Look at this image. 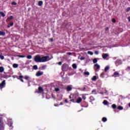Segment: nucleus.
Wrapping results in <instances>:
<instances>
[{"label":"nucleus","instance_id":"52","mask_svg":"<svg viewBox=\"0 0 130 130\" xmlns=\"http://www.w3.org/2000/svg\"><path fill=\"white\" fill-rule=\"evenodd\" d=\"M85 90H86V87H84L82 89V91H85Z\"/></svg>","mask_w":130,"mask_h":130},{"label":"nucleus","instance_id":"48","mask_svg":"<svg viewBox=\"0 0 130 130\" xmlns=\"http://www.w3.org/2000/svg\"><path fill=\"white\" fill-rule=\"evenodd\" d=\"M109 28L108 27H106V31H109Z\"/></svg>","mask_w":130,"mask_h":130},{"label":"nucleus","instance_id":"16","mask_svg":"<svg viewBox=\"0 0 130 130\" xmlns=\"http://www.w3.org/2000/svg\"><path fill=\"white\" fill-rule=\"evenodd\" d=\"M12 26H14V22H11L10 23H9L8 26L7 27L8 28H10L11 27H12Z\"/></svg>","mask_w":130,"mask_h":130},{"label":"nucleus","instance_id":"30","mask_svg":"<svg viewBox=\"0 0 130 130\" xmlns=\"http://www.w3.org/2000/svg\"><path fill=\"white\" fill-rule=\"evenodd\" d=\"M84 76H89L90 73L88 72H85L84 73Z\"/></svg>","mask_w":130,"mask_h":130},{"label":"nucleus","instance_id":"57","mask_svg":"<svg viewBox=\"0 0 130 130\" xmlns=\"http://www.w3.org/2000/svg\"><path fill=\"white\" fill-rule=\"evenodd\" d=\"M54 106H58V104H54Z\"/></svg>","mask_w":130,"mask_h":130},{"label":"nucleus","instance_id":"53","mask_svg":"<svg viewBox=\"0 0 130 130\" xmlns=\"http://www.w3.org/2000/svg\"><path fill=\"white\" fill-rule=\"evenodd\" d=\"M95 54H98L99 53V52H98V51H96L95 52Z\"/></svg>","mask_w":130,"mask_h":130},{"label":"nucleus","instance_id":"38","mask_svg":"<svg viewBox=\"0 0 130 130\" xmlns=\"http://www.w3.org/2000/svg\"><path fill=\"white\" fill-rule=\"evenodd\" d=\"M11 5H12L13 6H16L17 5V3L15 2H12Z\"/></svg>","mask_w":130,"mask_h":130},{"label":"nucleus","instance_id":"8","mask_svg":"<svg viewBox=\"0 0 130 130\" xmlns=\"http://www.w3.org/2000/svg\"><path fill=\"white\" fill-rule=\"evenodd\" d=\"M43 75V72H41L40 71H38L36 74V77H40Z\"/></svg>","mask_w":130,"mask_h":130},{"label":"nucleus","instance_id":"36","mask_svg":"<svg viewBox=\"0 0 130 130\" xmlns=\"http://www.w3.org/2000/svg\"><path fill=\"white\" fill-rule=\"evenodd\" d=\"M112 108H113V109H115V108H116V105H115V104H113V105H112Z\"/></svg>","mask_w":130,"mask_h":130},{"label":"nucleus","instance_id":"7","mask_svg":"<svg viewBox=\"0 0 130 130\" xmlns=\"http://www.w3.org/2000/svg\"><path fill=\"white\" fill-rule=\"evenodd\" d=\"M23 78H24V76H23L22 75H20V76L16 77V78L18 80H20V81H21V82H22V83H24V80H23Z\"/></svg>","mask_w":130,"mask_h":130},{"label":"nucleus","instance_id":"27","mask_svg":"<svg viewBox=\"0 0 130 130\" xmlns=\"http://www.w3.org/2000/svg\"><path fill=\"white\" fill-rule=\"evenodd\" d=\"M103 104H104V105H107V104H108V102L106 100H104L103 102Z\"/></svg>","mask_w":130,"mask_h":130},{"label":"nucleus","instance_id":"54","mask_svg":"<svg viewBox=\"0 0 130 130\" xmlns=\"http://www.w3.org/2000/svg\"><path fill=\"white\" fill-rule=\"evenodd\" d=\"M60 105H63V103L62 102L60 103Z\"/></svg>","mask_w":130,"mask_h":130},{"label":"nucleus","instance_id":"4","mask_svg":"<svg viewBox=\"0 0 130 130\" xmlns=\"http://www.w3.org/2000/svg\"><path fill=\"white\" fill-rule=\"evenodd\" d=\"M94 67V71H95V72H99V70H100V66L98 64H95Z\"/></svg>","mask_w":130,"mask_h":130},{"label":"nucleus","instance_id":"58","mask_svg":"<svg viewBox=\"0 0 130 130\" xmlns=\"http://www.w3.org/2000/svg\"><path fill=\"white\" fill-rule=\"evenodd\" d=\"M69 99H72V96L71 95L69 96Z\"/></svg>","mask_w":130,"mask_h":130},{"label":"nucleus","instance_id":"25","mask_svg":"<svg viewBox=\"0 0 130 130\" xmlns=\"http://www.w3.org/2000/svg\"><path fill=\"white\" fill-rule=\"evenodd\" d=\"M38 90L40 92H42V91H43V88L41 87V86H39L38 88Z\"/></svg>","mask_w":130,"mask_h":130},{"label":"nucleus","instance_id":"1","mask_svg":"<svg viewBox=\"0 0 130 130\" xmlns=\"http://www.w3.org/2000/svg\"><path fill=\"white\" fill-rule=\"evenodd\" d=\"M48 60H50V59H49V56L41 57V62H45L46 61H48Z\"/></svg>","mask_w":130,"mask_h":130},{"label":"nucleus","instance_id":"40","mask_svg":"<svg viewBox=\"0 0 130 130\" xmlns=\"http://www.w3.org/2000/svg\"><path fill=\"white\" fill-rule=\"evenodd\" d=\"M129 11H130V7L127 8L126 9V12H127H127H129Z\"/></svg>","mask_w":130,"mask_h":130},{"label":"nucleus","instance_id":"3","mask_svg":"<svg viewBox=\"0 0 130 130\" xmlns=\"http://www.w3.org/2000/svg\"><path fill=\"white\" fill-rule=\"evenodd\" d=\"M68 70H69V65L65 63L62 66V71H63V72H68Z\"/></svg>","mask_w":130,"mask_h":130},{"label":"nucleus","instance_id":"44","mask_svg":"<svg viewBox=\"0 0 130 130\" xmlns=\"http://www.w3.org/2000/svg\"><path fill=\"white\" fill-rule=\"evenodd\" d=\"M112 22H113V23H116V20H115V19H112Z\"/></svg>","mask_w":130,"mask_h":130},{"label":"nucleus","instance_id":"20","mask_svg":"<svg viewBox=\"0 0 130 130\" xmlns=\"http://www.w3.org/2000/svg\"><path fill=\"white\" fill-rule=\"evenodd\" d=\"M0 15H1L3 18H5V17H6V14H5V13L2 11L0 12Z\"/></svg>","mask_w":130,"mask_h":130},{"label":"nucleus","instance_id":"37","mask_svg":"<svg viewBox=\"0 0 130 130\" xmlns=\"http://www.w3.org/2000/svg\"><path fill=\"white\" fill-rule=\"evenodd\" d=\"M70 101V102H73V103H76V102L75 101V99H71Z\"/></svg>","mask_w":130,"mask_h":130},{"label":"nucleus","instance_id":"56","mask_svg":"<svg viewBox=\"0 0 130 130\" xmlns=\"http://www.w3.org/2000/svg\"><path fill=\"white\" fill-rule=\"evenodd\" d=\"M68 54H69V55H71V54H72V53H71V52H68Z\"/></svg>","mask_w":130,"mask_h":130},{"label":"nucleus","instance_id":"24","mask_svg":"<svg viewBox=\"0 0 130 130\" xmlns=\"http://www.w3.org/2000/svg\"><path fill=\"white\" fill-rule=\"evenodd\" d=\"M106 74L104 73V72L102 73V74H101V78H104V76H105Z\"/></svg>","mask_w":130,"mask_h":130},{"label":"nucleus","instance_id":"31","mask_svg":"<svg viewBox=\"0 0 130 130\" xmlns=\"http://www.w3.org/2000/svg\"><path fill=\"white\" fill-rule=\"evenodd\" d=\"M97 80V77L95 76H93L92 78V81H96Z\"/></svg>","mask_w":130,"mask_h":130},{"label":"nucleus","instance_id":"22","mask_svg":"<svg viewBox=\"0 0 130 130\" xmlns=\"http://www.w3.org/2000/svg\"><path fill=\"white\" fill-rule=\"evenodd\" d=\"M13 67L14 68H18V67H19V64L14 63V64H13Z\"/></svg>","mask_w":130,"mask_h":130},{"label":"nucleus","instance_id":"29","mask_svg":"<svg viewBox=\"0 0 130 130\" xmlns=\"http://www.w3.org/2000/svg\"><path fill=\"white\" fill-rule=\"evenodd\" d=\"M33 69L34 70H38V67L37 66V65H34L33 66Z\"/></svg>","mask_w":130,"mask_h":130},{"label":"nucleus","instance_id":"12","mask_svg":"<svg viewBox=\"0 0 130 130\" xmlns=\"http://www.w3.org/2000/svg\"><path fill=\"white\" fill-rule=\"evenodd\" d=\"M110 69V67L109 66H107L104 70L105 73H107V71H108Z\"/></svg>","mask_w":130,"mask_h":130},{"label":"nucleus","instance_id":"39","mask_svg":"<svg viewBox=\"0 0 130 130\" xmlns=\"http://www.w3.org/2000/svg\"><path fill=\"white\" fill-rule=\"evenodd\" d=\"M24 79H25V80H28V79H29V77L28 76H24Z\"/></svg>","mask_w":130,"mask_h":130},{"label":"nucleus","instance_id":"59","mask_svg":"<svg viewBox=\"0 0 130 130\" xmlns=\"http://www.w3.org/2000/svg\"><path fill=\"white\" fill-rule=\"evenodd\" d=\"M129 107H130V103L128 104Z\"/></svg>","mask_w":130,"mask_h":130},{"label":"nucleus","instance_id":"60","mask_svg":"<svg viewBox=\"0 0 130 130\" xmlns=\"http://www.w3.org/2000/svg\"><path fill=\"white\" fill-rule=\"evenodd\" d=\"M2 122V121H1V120H0V123Z\"/></svg>","mask_w":130,"mask_h":130},{"label":"nucleus","instance_id":"9","mask_svg":"<svg viewBox=\"0 0 130 130\" xmlns=\"http://www.w3.org/2000/svg\"><path fill=\"white\" fill-rule=\"evenodd\" d=\"M102 57L104 58V59H106L107 57H108V54L107 53H103L102 54Z\"/></svg>","mask_w":130,"mask_h":130},{"label":"nucleus","instance_id":"46","mask_svg":"<svg viewBox=\"0 0 130 130\" xmlns=\"http://www.w3.org/2000/svg\"><path fill=\"white\" fill-rule=\"evenodd\" d=\"M84 59H85V57H81L80 58V60H84Z\"/></svg>","mask_w":130,"mask_h":130},{"label":"nucleus","instance_id":"19","mask_svg":"<svg viewBox=\"0 0 130 130\" xmlns=\"http://www.w3.org/2000/svg\"><path fill=\"white\" fill-rule=\"evenodd\" d=\"M102 120L103 122H106L107 121V118L106 117H103Z\"/></svg>","mask_w":130,"mask_h":130},{"label":"nucleus","instance_id":"47","mask_svg":"<svg viewBox=\"0 0 130 130\" xmlns=\"http://www.w3.org/2000/svg\"><path fill=\"white\" fill-rule=\"evenodd\" d=\"M49 40H50L51 42H53V38L49 39Z\"/></svg>","mask_w":130,"mask_h":130},{"label":"nucleus","instance_id":"35","mask_svg":"<svg viewBox=\"0 0 130 130\" xmlns=\"http://www.w3.org/2000/svg\"><path fill=\"white\" fill-rule=\"evenodd\" d=\"M0 58L1 59H5V56H4L2 54H0Z\"/></svg>","mask_w":130,"mask_h":130},{"label":"nucleus","instance_id":"10","mask_svg":"<svg viewBox=\"0 0 130 130\" xmlns=\"http://www.w3.org/2000/svg\"><path fill=\"white\" fill-rule=\"evenodd\" d=\"M113 77L114 78H117V77H119V73L117 72H115L113 74Z\"/></svg>","mask_w":130,"mask_h":130},{"label":"nucleus","instance_id":"32","mask_svg":"<svg viewBox=\"0 0 130 130\" xmlns=\"http://www.w3.org/2000/svg\"><path fill=\"white\" fill-rule=\"evenodd\" d=\"M27 59H31L32 58V56L30 55H28L26 56Z\"/></svg>","mask_w":130,"mask_h":130},{"label":"nucleus","instance_id":"6","mask_svg":"<svg viewBox=\"0 0 130 130\" xmlns=\"http://www.w3.org/2000/svg\"><path fill=\"white\" fill-rule=\"evenodd\" d=\"M6 85V80H3L1 83H0V89L2 90L4 87Z\"/></svg>","mask_w":130,"mask_h":130},{"label":"nucleus","instance_id":"45","mask_svg":"<svg viewBox=\"0 0 130 130\" xmlns=\"http://www.w3.org/2000/svg\"><path fill=\"white\" fill-rule=\"evenodd\" d=\"M82 99H83V100H86V96L85 95L82 96Z\"/></svg>","mask_w":130,"mask_h":130},{"label":"nucleus","instance_id":"18","mask_svg":"<svg viewBox=\"0 0 130 130\" xmlns=\"http://www.w3.org/2000/svg\"><path fill=\"white\" fill-rule=\"evenodd\" d=\"M13 16H10V17H9V18H8L7 20H6V21H8V22H10V21H11V20H12V19H13Z\"/></svg>","mask_w":130,"mask_h":130},{"label":"nucleus","instance_id":"34","mask_svg":"<svg viewBox=\"0 0 130 130\" xmlns=\"http://www.w3.org/2000/svg\"><path fill=\"white\" fill-rule=\"evenodd\" d=\"M18 57H20V58H24L25 57V55H17Z\"/></svg>","mask_w":130,"mask_h":130},{"label":"nucleus","instance_id":"55","mask_svg":"<svg viewBox=\"0 0 130 130\" xmlns=\"http://www.w3.org/2000/svg\"><path fill=\"white\" fill-rule=\"evenodd\" d=\"M128 22H130V17H128Z\"/></svg>","mask_w":130,"mask_h":130},{"label":"nucleus","instance_id":"11","mask_svg":"<svg viewBox=\"0 0 130 130\" xmlns=\"http://www.w3.org/2000/svg\"><path fill=\"white\" fill-rule=\"evenodd\" d=\"M82 102V98L80 97H79L77 100H76V103H81Z\"/></svg>","mask_w":130,"mask_h":130},{"label":"nucleus","instance_id":"26","mask_svg":"<svg viewBox=\"0 0 130 130\" xmlns=\"http://www.w3.org/2000/svg\"><path fill=\"white\" fill-rule=\"evenodd\" d=\"M47 67V66L45 65V66H43L41 67V70H45L46 69V67Z\"/></svg>","mask_w":130,"mask_h":130},{"label":"nucleus","instance_id":"41","mask_svg":"<svg viewBox=\"0 0 130 130\" xmlns=\"http://www.w3.org/2000/svg\"><path fill=\"white\" fill-rule=\"evenodd\" d=\"M87 53L90 54V55H93V52L91 51H88Z\"/></svg>","mask_w":130,"mask_h":130},{"label":"nucleus","instance_id":"17","mask_svg":"<svg viewBox=\"0 0 130 130\" xmlns=\"http://www.w3.org/2000/svg\"><path fill=\"white\" fill-rule=\"evenodd\" d=\"M42 5H43V2L40 1H39L38 2V6L39 7H41L42 6Z\"/></svg>","mask_w":130,"mask_h":130},{"label":"nucleus","instance_id":"28","mask_svg":"<svg viewBox=\"0 0 130 130\" xmlns=\"http://www.w3.org/2000/svg\"><path fill=\"white\" fill-rule=\"evenodd\" d=\"M97 61H98V60L97 59V58H95L93 59V63H96Z\"/></svg>","mask_w":130,"mask_h":130},{"label":"nucleus","instance_id":"13","mask_svg":"<svg viewBox=\"0 0 130 130\" xmlns=\"http://www.w3.org/2000/svg\"><path fill=\"white\" fill-rule=\"evenodd\" d=\"M0 36H6V32L4 31H0Z\"/></svg>","mask_w":130,"mask_h":130},{"label":"nucleus","instance_id":"42","mask_svg":"<svg viewBox=\"0 0 130 130\" xmlns=\"http://www.w3.org/2000/svg\"><path fill=\"white\" fill-rule=\"evenodd\" d=\"M55 91H56V92H58V91H59V88H55Z\"/></svg>","mask_w":130,"mask_h":130},{"label":"nucleus","instance_id":"21","mask_svg":"<svg viewBox=\"0 0 130 130\" xmlns=\"http://www.w3.org/2000/svg\"><path fill=\"white\" fill-rule=\"evenodd\" d=\"M117 108L119 110H122V109H123V107L122 106H118L117 107Z\"/></svg>","mask_w":130,"mask_h":130},{"label":"nucleus","instance_id":"49","mask_svg":"<svg viewBox=\"0 0 130 130\" xmlns=\"http://www.w3.org/2000/svg\"><path fill=\"white\" fill-rule=\"evenodd\" d=\"M94 92H96V90L95 89H93L92 90V94H93V93H94Z\"/></svg>","mask_w":130,"mask_h":130},{"label":"nucleus","instance_id":"43","mask_svg":"<svg viewBox=\"0 0 130 130\" xmlns=\"http://www.w3.org/2000/svg\"><path fill=\"white\" fill-rule=\"evenodd\" d=\"M58 64L59 66H61V64H62V61H60V62H58Z\"/></svg>","mask_w":130,"mask_h":130},{"label":"nucleus","instance_id":"51","mask_svg":"<svg viewBox=\"0 0 130 130\" xmlns=\"http://www.w3.org/2000/svg\"><path fill=\"white\" fill-rule=\"evenodd\" d=\"M127 69H128V71H130V67H129V66H128V67H127Z\"/></svg>","mask_w":130,"mask_h":130},{"label":"nucleus","instance_id":"15","mask_svg":"<svg viewBox=\"0 0 130 130\" xmlns=\"http://www.w3.org/2000/svg\"><path fill=\"white\" fill-rule=\"evenodd\" d=\"M5 72V68L4 67H0V73H4Z\"/></svg>","mask_w":130,"mask_h":130},{"label":"nucleus","instance_id":"33","mask_svg":"<svg viewBox=\"0 0 130 130\" xmlns=\"http://www.w3.org/2000/svg\"><path fill=\"white\" fill-rule=\"evenodd\" d=\"M84 103H85V105L82 106L83 107H88V103H86L85 102H84Z\"/></svg>","mask_w":130,"mask_h":130},{"label":"nucleus","instance_id":"2","mask_svg":"<svg viewBox=\"0 0 130 130\" xmlns=\"http://www.w3.org/2000/svg\"><path fill=\"white\" fill-rule=\"evenodd\" d=\"M34 60L35 62H41V56L39 55H37L35 56Z\"/></svg>","mask_w":130,"mask_h":130},{"label":"nucleus","instance_id":"23","mask_svg":"<svg viewBox=\"0 0 130 130\" xmlns=\"http://www.w3.org/2000/svg\"><path fill=\"white\" fill-rule=\"evenodd\" d=\"M72 67L73 68V69L76 70V69H77V64H76V63L73 64Z\"/></svg>","mask_w":130,"mask_h":130},{"label":"nucleus","instance_id":"14","mask_svg":"<svg viewBox=\"0 0 130 130\" xmlns=\"http://www.w3.org/2000/svg\"><path fill=\"white\" fill-rule=\"evenodd\" d=\"M72 87H71L70 86H68L66 87L67 91H72Z\"/></svg>","mask_w":130,"mask_h":130},{"label":"nucleus","instance_id":"5","mask_svg":"<svg viewBox=\"0 0 130 130\" xmlns=\"http://www.w3.org/2000/svg\"><path fill=\"white\" fill-rule=\"evenodd\" d=\"M115 63L116 67H118V66H120V64L122 63V61H121V60L117 59L115 61Z\"/></svg>","mask_w":130,"mask_h":130},{"label":"nucleus","instance_id":"50","mask_svg":"<svg viewBox=\"0 0 130 130\" xmlns=\"http://www.w3.org/2000/svg\"><path fill=\"white\" fill-rule=\"evenodd\" d=\"M65 103H69V102L68 101V100L67 99H66V100H65Z\"/></svg>","mask_w":130,"mask_h":130}]
</instances>
